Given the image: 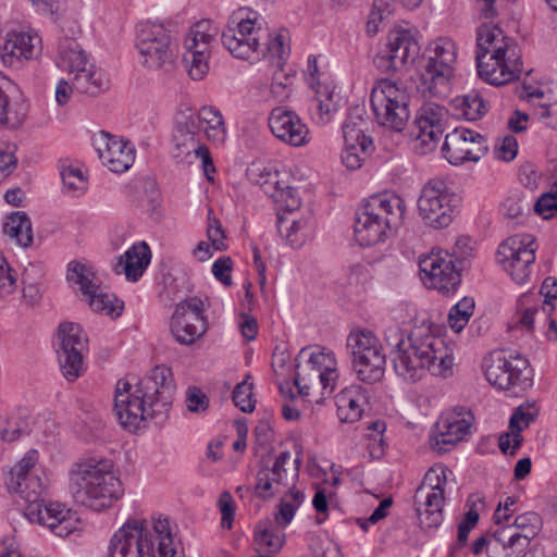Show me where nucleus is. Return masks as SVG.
Returning <instances> with one entry per match:
<instances>
[{
  "instance_id": "obj_1",
  "label": "nucleus",
  "mask_w": 557,
  "mask_h": 557,
  "mask_svg": "<svg viewBox=\"0 0 557 557\" xmlns=\"http://www.w3.org/2000/svg\"><path fill=\"white\" fill-rule=\"evenodd\" d=\"M174 392L171 369L157 366L135 384L117 381L113 411L120 424L129 432L145 426L149 420L162 423L168 418Z\"/></svg>"
},
{
  "instance_id": "obj_2",
  "label": "nucleus",
  "mask_w": 557,
  "mask_h": 557,
  "mask_svg": "<svg viewBox=\"0 0 557 557\" xmlns=\"http://www.w3.org/2000/svg\"><path fill=\"white\" fill-rule=\"evenodd\" d=\"M385 341L391 346L396 374L408 382L420 381L426 372L448 377L453 374L454 358L445 341L421 325L405 335L398 327H389Z\"/></svg>"
},
{
  "instance_id": "obj_3",
  "label": "nucleus",
  "mask_w": 557,
  "mask_h": 557,
  "mask_svg": "<svg viewBox=\"0 0 557 557\" xmlns=\"http://www.w3.org/2000/svg\"><path fill=\"white\" fill-rule=\"evenodd\" d=\"M70 493L76 504L101 511L110 508L124 494L114 463L107 458L90 457L73 465Z\"/></svg>"
},
{
  "instance_id": "obj_4",
  "label": "nucleus",
  "mask_w": 557,
  "mask_h": 557,
  "mask_svg": "<svg viewBox=\"0 0 557 557\" xmlns=\"http://www.w3.org/2000/svg\"><path fill=\"white\" fill-rule=\"evenodd\" d=\"M109 557H184L168 519H128L111 537Z\"/></svg>"
},
{
  "instance_id": "obj_5",
  "label": "nucleus",
  "mask_w": 557,
  "mask_h": 557,
  "mask_svg": "<svg viewBox=\"0 0 557 557\" xmlns=\"http://www.w3.org/2000/svg\"><path fill=\"white\" fill-rule=\"evenodd\" d=\"M406 211L405 200L393 193L370 196L356 211L354 233L360 246L385 242L397 228Z\"/></svg>"
},
{
  "instance_id": "obj_6",
  "label": "nucleus",
  "mask_w": 557,
  "mask_h": 557,
  "mask_svg": "<svg viewBox=\"0 0 557 557\" xmlns=\"http://www.w3.org/2000/svg\"><path fill=\"white\" fill-rule=\"evenodd\" d=\"M26 503L24 515L30 522L46 525L60 537H65L77 529L78 520L59 503L45 504L46 481L41 475L11 479L9 484Z\"/></svg>"
},
{
  "instance_id": "obj_7",
  "label": "nucleus",
  "mask_w": 557,
  "mask_h": 557,
  "mask_svg": "<svg viewBox=\"0 0 557 557\" xmlns=\"http://www.w3.org/2000/svg\"><path fill=\"white\" fill-rule=\"evenodd\" d=\"M264 18L255 10L239 8L232 13L222 33V44L237 59H260L264 49L261 40L268 39Z\"/></svg>"
},
{
  "instance_id": "obj_8",
  "label": "nucleus",
  "mask_w": 557,
  "mask_h": 557,
  "mask_svg": "<svg viewBox=\"0 0 557 557\" xmlns=\"http://www.w3.org/2000/svg\"><path fill=\"white\" fill-rule=\"evenodd\" d=\"M456 59L457 48L451 39L441 37L434 40L419 70L418 90L428 97L444 98L448 96Z\"/></svg>"
},
{
  "instance_id": "obj_9",
  "label": "nucleus",
  "mask_w": 557,
  "mask_h": 557,
  "mask_svg": "<svg viewBox=\"0 0 557 557\" xmlns=\"http://www.w3.org/2000/svg\"><path fill=\"white\" fill-rule=\"evenodd\" d=\"M407 90L387 78L375 82L371 89L370 104L379 126L401 133L408 125L411 112Z\"/></svg>"
},
{
  "instance_id": "obj_10",
  "label": "nucleus",
  "mask_w": 557,
  "mask_h": 557,
  "mask_svg": "<svg viewBox=\"0 0 557 557\" xmlns=\"http://www.w3.org/2000/svg\"><path fill=\"white\" fill-rule=\"evenodd\" d=\"M347 348L352 358V369L360 381L374 384L383 379L386 357L380 339L372 331H351L347 337Z\"/></svg>"
},
{
  "instance_id": "obj_11",
  "label": "nucleus",
  "mask_w": 557,
  "mask_h": 557,
  "mask_svg": "<svg viewBox=\"0 0 557 557\" xmlns=\"http://www.w3.org/2000/svg\"><path fill=\"white\" fill-rule=\"evenodd\" d=\"M339 380V370L335 354L326 347H315L309 354L305 364H298L295 385L299 394L308 396L312 387L321 386L322 395L330 396Z\"/></svg>"
},
{
  "instance_id": "obj_12",
  "label": "nucleus",
  "mask_w": 557,
  "mask_h": 557,
  "mask_svg": "<svg viewBox=\"0 0 557 557\" xmlns=\"http://www.w3.org/2000/svg\"><path fill=\"white\" fill-rule=\"evenodd\" d=\"M459 201V197L448 188L443 178L434 177L420 191L418 213L426 225L435 230L445 228L451 224Z\"/></svg>"
},
{
  "instance_id": "obj_13",
  "label": "nucleus",
  "mask_w": 557,
  "mask_h": 557,
  "mask_svg": "<svg viewBox=\"0 0 557 557\" xmlns=\"http://www.w3.org/2000/svg\"><path fill=\"white\" fill-rule=\"evenodd\" d=\"M536 249L532 235L517 234L499 245L497 261L516 284L527 285L531 281Z\"/></svg>"
},
{
  "instance_id": "obj_14",
  "label": "nucleus",
  "mask_w": 557,
  "mask_h": 557,
  "mask_svg": "<svg viewBox=\"0 0 557 557\" xmlns=\"http://www.w3.org/2000/svg\"><path fill=\"white\" fill-rule=\"evenodd\" d=\"M57 356L63 376L76 381L85 372L88 337L83 327L74 322H63L58 327Z\"/></svg>"
},
{
  "instance_id": "obj_15",
  "label": "nucleus",
  "mask_w": 557,
  "mask_h": 557,
  "mask_svg": "<svg viewBox=\"0 0 557 557\" xmlns=\"http://www.w3.org/2000/svg\"><path fill=\"white\" fill-rule=\"evenodd\" d=\"M483 367L486 380L499 389L532 386L533 370L521 355L506 357L503 351H494L484 359Z\"/></svg>"
},
{
  "instance_id": "obj_16",
  "label": "nucleus",
  "mask_w": 557,
  "mask_h": 557,
  "mask_svg": "<svg viewBox=\"0 0 557 557\" xmlns=\"http://www.w3.org/2000/svg\"><path fill=\"white\" fill-rule=\"evenodd\" d=\"M135 46L143 58L141 64L150 70H159L172 62V36L163 24L150 21L138 23Z\"/></svg>"
},
{
  "instance_id": "obj_17",
  "label": "nucleus",
  "mask_w": 557,
  "mask_h": 557,
  "mask_svg": "<svg viewBox=\"0 0 557 557\" xmlns=\"http://www.w3.org/2000/svg\"><path fill=\"white\" fill-rule=\"evenodd\" d=\"M446 475L443 468H431L414 495L416 510L424 529H437L443 521Z\"/></svg>"
},
{
  "instance_id": "obj_18",
  "label": "nucleus",
  "mask_w": 557,
  "mask_h": 557,
  "mask_svg": "<svg viewBox=\"0 0 557 557\" xmlns=\"http://www.w3.org/2000/svg\"><path fill=\"white\" fill-rule=\"evenodd\" d=\"M542 529V518L534 511H528L515 518L511 524L493 533L505 557H523L533 539Z\"/></svg>"
},
{
  "instance_id": "obj_19",
  "label": "nucleus",
  "mask_w": 557,
  "mask_h": 557,
  "mask_svg": "<svg viewBox=\"0 0 557 557\" xmlns=\"http://www.w3.org/2000/svg\"><path fill=\"white\" fill-rule=\"evenodd\" d=\"M449 114L444 106L435 102L424 103L413 120L411 135L414 138L417 153L428 154L433 151L445 131Z\"/></svg>"
},
{
  "instance_id": "obj_20",
  "label": "nucleus",
  "mask_w": 557,
  "mask_h": 557,
  "mask_svg": "<svg viewBox=\"0 0 557 557\" xmlns=\"http://www.w3.org/2000/svg\"><path fill=\"white\" fill-rule=\"evenodd\" d=\"M419 52V44L410 30L393 29L387 35L385 47L373 59V63L382 73H395L412 63Z\"/></svg>"
},
{
  "instance_id": "obj_21",
  "label": "nucleus",
  "mask_w": 557,
  "mask_h": 557,
  "mask_svg": "<svg viewBox=\"0 0 557 557\" xmlns=\"http://www.w3.org/2000/svg\"><path fill=\"white\" fill-rule=\"evenodd\" d=\"M292 460L288 450L280 453L271 467L263 466L257 472L255 492L259 498L270 499L295 486L298 476L299 458L294 459L295 467L289 474L286 465Z\"/></svg>"
},
{
  "instance_id": "obj_22",
  "label": "nucleus",
  "mask_w": 557,
  "mask_h": 557,
  "mask_svg": "<svg viewBox=\"0 0 557 557\" xmlns=\"http://www.w3.org/2000/svg\"><path fill=\"white\" fill-rule=\"evenodd\" d=\"M203 312V301L198 297H190L176 306L171 332L177 343L191 345L206 333L208 324Z\"/></svg>"
},
{
  "instance_id": "obj_23",
  "label": "nucleus",
  "mask_w": 557,
  "mask_h": 557,
  "mask_svg": "<svg viewBox=\"0 0 557 557\" xmlns=\"http://www.w3.org/2000/svg\"><path fill=\"white\" fill-rule=\"evenodd\" d=\"M488 151L486 139L480 133L457 127L445 136L442 147L444 158L454 165L467 161L478 162Z\"/></svg>"
},
{
  "instance_id": "obj_24",
  "label": "nucleus",
  "mask_w": 557,
  "mask_h": 557,
  "mask_svg": "<svg viewBox=\"0 0 557 557\" xmlns=\"http://www.w3.org/2000/svg\"><path fill=\"white\" fill-rule=\"evenodd\" d=\"M419 268L424 283L443 294L454 293L461 282L454 256L432 253L420 259Z\"/></svg>"
},
{
  "instance_id": "obj_25",
  "label": "nucleus",
  "mask_w": 557,
  "mask_h": 557,
  "mask_svg": "<svg viewBox=\"0 0 557 557\" xmlns=\"http://www.w3.org/2000/svg\"><path fill=\"white\" fill-rule=\"evenodd\" d=\"M479 76L486 83L495 86L508 84L519 78L522 72L520 50L511 49L509 53L492 58L482 53L475 57Z\"/></svg>"
},
{
  "instance_id": "obj_26",
  "label": "nucleus",
  "mask_w": 557,
  "mask_h": 557,
  "mask_svg": "<svg viewBox=\"0 0 557 557\" xmlns=\"http://www.w3.org/2000/svg\"><path fill=\"white\" fill-rule=\"evenodd\" d=\"M41 50V39L35 32H8L0 38V58L4 65L20 67L35 59Z\"/></svg>"
},
{
  "instance_id": "obj_27",
  "label": "nucleus",
  "mask_w": 557,
  "mask_h": 557,
  "mask_svg": "<svg viewBox=\"0 0 557 557\" xmlns=\"http://www.w3.org/2000/svg\"><path fill=\"white\" fill-rule=\"evenodd\" d=\"M95 145L102 163L114 173L127 171L135 161L136 151L128 140L101 132Z\"/></svg>"
},
{
  "instance_id": "obj_28",
  "label": "nucleus",
  "mask_w": 557,
  "mask_h": 557,
  "mask_svg": "<svg viewBox=\"0 0 557 557\" xmlns=\"http://www.w3.org/2000/svg\"><path fill=\"white\" fill-rule=\"evenodd\" d=\"M272 134L285 144L300 147L309 141V129L292 110L282 107L272 109L269 119Z\"/></svg>"
},
{
  "instance_id": "obj_29",
  "label": "nucleus",
  "mask_w": 557,
  "mask_h": 557,
  "mask_svg": "<svg viewBox=\"0 0 557 557\" xmlns=\"http://www.w3.org/2000/svg\"><path fill=\"white\" fill-rule=\"evenodd\" d=\"M473 416L465 408H457L441 417L436 423L437 434L434 437L433 448L446 450L441 445L454 446L470 432Z\"/></svg>"
},
{
  "instance_id": "obj_30",
  "label": "nucleus",
  "mask_w": 557,
  "mask_h": 557,
  "mask_svg": "<svg viewBox=\"0 0 557 557\" xmlns=\"http://www.w3.org/2000/svg\"><path fill=\"white\" fill-rule=\"evenodd\" d=\"M277 231L292 247L299 248L314 235L315 221L312 210L306 207L290 216L277 212Z\"/></svg>"
},
{
  "instance_id": "obj_31",
  "label": "nucleus",
  "mask_w": 557,
  "mask_h": 557,
  "mask_svg": "<svg viewBox=\"0 0 557 557\" xmlns=\"http://www.w3.org/2000/svg\"><path fill=\"white\" fill-rule=\"evenodd\" d=\"M519 50L516 40L507 35L504 30L495 24H483L476 29V55L480 57L482 53L487 58L492 54V58L498 54H506L511 49Z\"/></svg>"
},
{
  "instance_id": "obj_32",
  "label": "nucleus",
  "mask_w": 557,
  "mask_h": 557,
  "mask_svg": "<svg viewBox=\"0 0 557 557\" xmlns=\"http://www.w3.org/2000/svg\"><path fill=\"white\" fill-rule=\"evenodd\" d=\"M335 403L338 419L342 422L354 423L361 419L366 406L369 405V392L360 385L352 384L336 395Z\"/></svg>"
},
{
  "instance_id": "obj_33",
  "label": "nucleus",
  "mask_w": 557,
  "mask_h": 557,
  "mask_svg": "<svg viewBox=\"0 0 557 557\" xmlns=\"http://www.w3.org/2000/svg\"><path fill=\"white\" fill-rule=\"evenodd\" d=\"M198 136L199 135L191 133L185 134L173 131L172 140L174 145V157L175 159L183 161L194 153L196 158L201 160L202 169L208 180H212L210 173L215 171L213 161L209 149L200 143Z\"/></svg>"
},
{
  "instance_id": "obj_34",
  "label": "nucleus",
  "mask_w": 557,
  "mask_h": 557,
  "mask_svg": "<svg viewBox=\"0 0 557 557\" xmlns=\"http://www.w3.org/2000/svg\"><path fill=\"white\" fill-rule=\"evenodd\" d=\"M151 252L145 242L133 245L120 257L114 265L116 274H124L131 282H136L141 277L150 263Z\"/></svg>"
},
{
  "instance_id": "obj_35",
  "label": "nucleus",
  "mask_w": 557,
  "mask_h": 557,
  "mask_svg": "<svg viewBox=\"0 0 557 557\" xmlns=\"http://www.w3.org/2000/svg\"><path fill=\"white\" fill-rule=\"evenodd\" d=\"M344 100L334 87L317 82L314 110L311 111V117L318 125L329 124L335 114L342 109Z\"/></svg>"
},
{
  "instance_id": "obj_36",
  "label": "nucleus",
  "mask_w": 557,
  "mask_h": 557,
  "mask_svg": "<svg viewBox=\"0 0 557 557\" xmlns=\"http://www.w3.org/2000/svg\"><path fill=\"white\" fill-rule=\"evenodd\" d=\"M88 64V58L81 45L70 38L63 39L59 44L57 65L70 74H78Z\"/></svg>"
},
{
  "instance_id": "obj_37",
  "label": "nucleus",
  "mask_w": 557,
  "mask_h": 557,
  "mask_svg": "<svg viewBox=\"0 0 557 557\" xmlns=\"http://www.w3.org/2000/svg\"><path fill=\"white\" fill-rule=\"evenodd\" d=\"M363 125V109L360 107L349 109L342 125L344 146L351 148H354L355 145L371 147L372 139L366 136Z\"/></svg>"
},
{
  "instance_id": "obj_38",
  "label": "nucleus",
  "mask_w": 557,
  "mask_h": 557,
  "mask_svg": "<svg viewBox=\"0 0 557 557\" xmlns=\"http://www.w3.org/2000/svg\"><path fill=\"white\" fill-rule=\"evenodd\" d=\"M3 233L15 244L27 248L33 244V227L29 216L16 211L7 216Z\"/></svg>"
},
{
  "instance_id": "obj_39",
  "label": "nucleus",
  "mask_w": 557,
  "mask_h": 557,
  "mask_svg": "<svg viewBox=\"0 0 557 557\" xmlns=\"http://www.w3.org/2000/svg\"><path fill=\"white\" fill-rule=\"evenodd\" d=\"M200 128L203 129L208 140L215 145H223L226 139V127L220 110L212 106H203L198 112Z\"/></svg>"
},
{
  "instance_id": "obj_40",
  "label": "nucleus",
  "mask_w": 557,
  "mask_h": 557,
  "mask_svg": "<svg viewBox=\"0 0 557 557\" xmlns=\"http://www.w3.org/2000/svg\"><path fill=\"white\" fill-rule=\"evenodd\" d=\"M66 280L72 286H77L85 298L99 289V281L92 268L78 261L69 263Z\"/></svg>"
},
{
  "instance_id": "obj_41",
  "label": "nucleus",
  "mask_w": 557,
  "mask_h": 557,
  "mask_svg": "<svg viewBox=\"0 0 557 557\" xmlns=\"http://www.w3.org/2000/svg\"><path fill=\"white\" fill-rule=\"evenodd\" d=\"M210 30L211 25L208 21L196 23L185 37L184 46L186 51H193L197 55L210 58L211 42L214 39V35Z\"/></svg>"
},
{
  "instance_id": "obj_42",
  "label": "nucleus",
  "mask_w": 557,
  "mask_h": 557,
  "mask_svg": "<svg viewBox=\"0 0 557 557\" xmlns=\"http://www.w3.org/2000/svg\"><path fill=\"white\" fill-rule=\"evenodd\" d=\"M73 84L74 88L78 91L90 96L99 95L109 88V81L106 74L92 65H90V69L86 66L78 74H75Z\"/></svg>"
},
{
  "instance_id": "obj_43",
  "label": "nucleus",
  "mask_w": 557,
  "mask_h": 557,
  "mask_svg": "<svg viewBox=\"0 0 557 557\" xmlns=\"http://www.w3.org/2000/svg\"><path fill=\"white\" fill-rule=\"evenodd\" d=\"M451 104L457 116L469 121L479 120L487 111L484 100L475 91L456 97Z\"/></svg>"
},
{
  "instance_id": "obj_44",
  "label": "nucleus",
  "mask_w": 557,
  "mask_h": 557,
  "mask_svg": "<svg viewBox=\"0 0 557 557\" xmlns=\"http://www.w3.org/2000/svg\"><path fill=\"white\" fill-rule=\"evenodd\" d=\"M304 498V493L295 490L294 486L285 491L278 505V511L274 516L275 522L281 527L288 525L294 519L296 510L302 504Z\"/></svg>"
},
{
  "instance_id": "obj_45",
  "label": "nucleus",
  "mask_w": 557,
  "mask_h": 557,
  "mask_svg": "<svg viewBox=\"0 0 557 557\" xmlns=\"http://www.w3.org/2000/svg\"><path fill=\"white\" fill-rule=\"evenodd\" d=\"M86 300L94 311L115 318L122 314L124 308L122 300H119L114 295L102 293L100 287L96 293H90Z\"/></svg>"
},
{
  "instance_id": "obj_46",
  "label": "nucleus",
  "mask_w": 557,
  "mask_h": 557,
  "mask_svg": "<svg viewBox=\"0 0 557 557\" xmlns=\"http://www.w3.org/2000/svg\"><path fill=\"white\" fill-rule=\"evenodd\" d=\"M255 542L267 548L268 553L275 554L283 547L284 537L278 530L271 527L270 521H261L256 525Z\"/></svg>"
},
{
  "instance_id": "obj_47",
  "label": "nucleus",
  "mask_w": 557,
  "mask_h": 557,
  "mask_svg": "<svg viewBox=\"0 0 557 557\" xmlns=\"http://www.w3.org/2000/svg\"><path fill=\"white\" fill-rule=\"evenodd\" d=\"M261 48L264 49L261 57L270 54L272 58H276L281 63L289 54V34L286 29H280L273 37L269 33L268 39L261 40Z\"/></svg>"
},
{
  "instance_id": "obj_48",
  "label": "nucleus",
  "mask_w": 557,
  "mask_h": 557,
  "mask_svg": "<svg viewBox=\"0 0 557 557\" xmlns=\"http://www.w3.org/2000/svg\"><path fill=\"white\" fill-rule=\"evenodd\" d=\"M60 173L66 193L79 195L86 190L87 181L78 166L62 163L60 165Z\"/></svg>"
},
{
  "instance_id": "obj_49",
  "label": "nucleus",
  "mask_w": 557,
  "mask_h": 557,
  "mask_svg": "<svg viewBox=\"0 0 557 557\" xmlns=\"http://www.w3.org/2000/svg\"><path fill=\"white\" fill-rule=\"evenodd\" d=\"M25 115L24 107L21 104H10L9 97L0 88V126L17 127L24 121Z\"/></svg>"
},
{
  "instance_id": "obj_50",
  "label": "nucleus",
  "mask_w": 557,
  "mask_h": 557,
  "mask_svg": "<svg viewBox=\"0 0 557 557\" xmlns=\"http://www.w3.org/2000/svg\"><path fill=\"white\" fill-rule=\"evenodd\" d=\"M474 300L470 297L462 298L449 311L448 324L451 330L459 333L469 322V319L473 314Z\"/></svg>"
},
{
  "instance_id": "obj_51",
  "label": "nucleus",
  "mask_w": 557,
  "mask_h": 557,
  "mask_svg": "<svg viewBox=\"0 0 557 557\" xmlns=\"http://www.w3.org/2000/svg\"><path fill=\"white\" fill-rule=\"evenodd\" d=\"M534 420V414L523 406H519L509 420V428L512 432V453L516 451L522 444L523 437L521 432L527 429Z\"/></svg>"
},
{
  "instance_id": "obj_52",
  "label": "nucleus",
  "mask_w": 557,
  "mask_h": 557,
  "mask_svg": "<svg viewBox=\"0 0 557 557\" xmlns=\"http://www.w3.org/2000/svg\"><path fill=\"white\" fill-rule=\"evenodd\" d=\"M273 201L277 203L281 214L288 215L297 214L302 210L301 199L295 188L289 183L281 188V191L273 198Z\"/></svg>"
},
{
  "instance_id": "obj_53",
  "label": "nucleus",
  "mask_w": 557,
  "mask_h": 557,
  "mask_svg": "<svg viewBox=\"0 0 557 557\" xmlns=\"http://www.w3.org/2000/svg\"><path fill=\"white\" fill-rule=\"evenodd\" d=\"M393 12L386 0H374L367 21V33L371 36L379 32L380 25L387 20Z\"/></svg>"
},
{
  "instance_id": "obj_54",
  "label": "nucleus",
  "mask_w": 557,
  "mask_h": 557,
  "mask_svg": "<svg viewBox=\"0 0 557 557\" xmlns=\"http://www.w3.org/2000/svg\"><path fill=\"white\" fill-rule=\"evenodd\" d=\"M247 376L243 382L238 383L233 392V401L243 412H252L256 407V399L252 394V383Z\"/></svg>"
},
{
  "instance_id": "obj_55",
  "label": "nucleus",
  "mask_w": 557,
  "mask_h": 557,
  "mask_svg": "<svg viewBox=\"0 0 557 557\" xmlns=\"http://www.w3.org/2000/svg\"><path fill=\"white\" fill-rule=\"evenodd\" d=\"M479 512L474 508H470L463 519L458 524L457 542L450 548V556H455L458 550L467 545L470 531L476 525Z\"/></svg>"
},
{
  "instance_id": "obj_56",
  "label": "nucleus",
  "mask_w": 557,
  "mask_h": 557,
  "mask_svg": "<svg viewBox=\"0 0 557 557\" xmlns=\"http://www.w3.org/2000/svg\"><path fill=\"white\" fill-rule=\"evenodd\" d=\"M209 59L186 51L183 55L184 67L194 81L202 79L209 71Z\"/></svg>"
},
{
  "instance_id": "obj_57",
  "label": "nucleus",
  "mask_w": 557,
  "mask_h": 557,
  "mask_svg": "<svg viewBox=\"0 0 557 557\" xmlns=\"http://www.w3.org/2000/svg\"><path fill=\"white\" fill-rule=\"evenodd\" d=\"M200 129L198 113H195L190 108L182 109L176 113L174 132L199 135Z\"/></svg>"
},
{
  "instance_id": "obj_58",
  "label": "nucleus",
  "mask_w": 557,
  "mask_h": 557,
  "mask_svg": "<svg viewBox=\"0 0 557 557\" xmlns=\"http://www.w3.org/2000/svg\"><path fill=\"white\" fill-rule=\"evenodd\" d=\"M38 454L36 450H29L21 461L12 469L11 479H23L28 475H40L42 471L36 468Z\"/></svg>"
},
{
  "instance_id": "obj_59",
  "label": "nucleus",
  "mask_w": 557,
  "mask_h": 557,
  "mask_svg": "<svg viewBox=\"0 0 557 557\" xmlns=\"http://www.w3.org/2000/svg\"><path fill=\"white\" fill-rule=\"evenodd\" d=\"M207 236L210 240L213 250L222 251L226 249L225 234L222 228L221 222L213 215L212 209L208 212V227Z\"/></svg>"
},
{
  "instance_id": "obj_60",
  "label": "nucleus",
  "mask_w": 557,
  "mask_h": 557,
  "mask_svg": "<svg viewBox=\"0 0 557 557\" xmlns=\"http://www.w3.org/2000/svg\"><path fill=\"white\" fill-rule=\"evenodd\" d=\"M288 183L289 175L274 168L267 176V183H261L259 186L265 195L273 199L281 191V188H284Z\"/></svg>"
},
{
  "instance_id": "obj_61",
  "label": "nucleus",
  "mask_w": 557,
  "mask_h": 557,
  "mask_svg": "<svg viewBox=\"0 0 557 557\" xmlns=\"http://www.w3.org/2000/svg\"><path fill=\"white\" fill-rule=\"evenodd\" d=\"M293 78L286 74H275L271 83L270 92L277 102H283L289 98L292 92Z\"/></svg>"
},
{
  "instance_id": "obj_62",
  "label": "nucleus",
  "mask_w": 557,
  "mask_h": 557,
  "mask_svg": "<svg viewBox=\"0 0 557 557\" xmlns=\"http://www.w3.org/2000/svg\"><path fill=\"white\" fill-rule=\"evenodd\" d=\"M370 147H366V146H354V148L351 147H348V146H344V150L342 152V162L343 164L349 169V170H357L359 169L367 154H368V149Z\"/></svg>"
},
{
  "instance_id": "obj_63",
  "label": "nucleus",
  "mask_w": 557,
  "mask_h": 557,
  "mask_svg": "<svg viewBox=\"0 0 557 557\" xmlns=\"http://www.w3.org/2000/svg\"><path fill=\"white\" fill-rule=\"evenodd\" d=\"M218 507L221 512V525L223 529H232L235 518L234 499L231 493L223 492L218 500Z\"/></svg>"
},
{
  "instance_id": "obj_64",
  "label": "nucleus",
  "mask_w": 557,
  "mask_h": 557,
  "mask_svg": "<svg viewBox=\"0 0 557 557\" xmlns=\"http://www.w3.org/2000/svg\"><path fill=\"white\" fill-rule=\"evenodd\" d=\"M534 115L545 126L557 131V101L539 102V104L535 106Z\"/></svg>"
}]
</instances>
